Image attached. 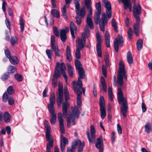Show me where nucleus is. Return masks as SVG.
Returning a JSON list of instances; mask_svg holds the SVG:
<instances>
[{
  "label": "nucleus",
  "mask_w": 152,
  "mask_h": 152,
  "mask_svg": "<svg viewBox=\"0 0 152 152\" xmlns=\"http://www.w3.org/2000/svg\"><path fill=\"white\" fill-rule=\"evenodd\" d=\"M123 77L127 80V75L125 67H119L117 74V81L120 87L118 88L117 99L119 104H121V113L124 118L126 116V113L128 111L127 100L126 98L123 96L122 89L124 88Z\"/></svg>",
  "instance_id": "1"
},
{
  "label": "nucleus",
  "mask_w": 152,
  "mask_h": 152,
  "mask_svg": "<svg viewBox=\"0 0 152 152\" xmlns=\"http://www.w3.org/2000/svg\"><path fill=\"white\" fill-rule=\"evenodd\" d=\"M66 67H56L55 73L54 75V78L52 80V86L55 88L57 85L58 77L61 76V73L63 77L66 81H67V77L66 73Z\"/></svg>",
  "instance_id": "2"
},
{
  "label": "nucleus",
  "mask_w": 152,
  "mask_h": 152,
  "mask_svg": "<svg viewBox=\"0 0 152 152\" xmlns=\"http://www.w3.org/2000/svg\"><path fill=\"white\" fill-rule=\"evenodd\" d=\"M85 145L84 142L82 143L79 140H74L72 142L71 148H68L66 152H75L76 148H79L78 152H81Z\"/></svg>",
  "instance_id": "3"
},
{
  "label": "nucleus",
  "mask_w": 152,
  "mask_h": 152,
  "mask_svg": "<svg viewBox=\"0 0 152 152\" xmlns=\"http://www.w3.org/2000/svg\"><path fill=\"white\" fill-rule=\"evenodd\" d=\"M75 11L78 16L81 18H83L85 15V11L84 7H82L80 10V4L77 0H74Z\"/></svg>",
  "instance_id": "4"
},
{
  "label": "nucleus",
  "mask_w": 152,
  "mask_h": 152,
  "mask_svg": "<svg viewBox=\"0 0 152 152\" xmlns=\"http://www.w3.org/2000/svg\"><path fill=\"white\" fill-rule=\"evenodd\" d=\"M135 4L133 6V13L134 18L136 19V20L139 22L140 21V18L138 15H140L141 13V7L139 4L136 5Z\"/></svg>",
  "instance_id": "5"
},
{
  "label": "nucleus",
  "mask_w": 152,
  "mask_h": 152,
  "mask_svg": "<svg viewBox=\"0 0 152 152\" xmlns=\"http://www.w3.org/2000/svg\"><path fill=\"white\" fill-rule=\"evenodd\" d=\"M104 7L106 8V13L107 18L110 19L112 16V8L110 2L107 0H102Z\"/></svg>",
  "instance_id": "6"
},
{
  "label": "nucleus",
  "mask_w": 152,
  "mask_h": 152,
  "mask_svg": "<svg viewBox=\"0 0 152 152\" xmlns=\"http://www.w3.org/2000/svg\"><path fill=\"white\" fill-rule=\"evenodd\" d=\"M91 134L90 136L89 131H87L86 134L88 138L90 143L94 142L95 140V130L93 125H91Z\"/></svg>",
  "instance_id": "7"
},
{
  "label": "nucleus",
  "mask_w": 152,
  "mask_h": 152,
  "mask_svg": "<svg viewBox=\"0 0 152 152\" xmlns=\"http://www.w3.org/2000/svg\"><path fill=\"white\" fill-rule=\"evenodd\" d=\"M108 19L105 12L103 13L101 20L99 21V24L100 30L103 32L104 31V26L107 23Z\"/></svg>",
  "instance_id": "8"
},
{
  "label": "nucleus",
  "mask_w": 152,
  "mask_h": 152,
  "mask_svg": "<svg viewBox=\"0 0 152 152\" xmlns=\"http://www.w3.org/2000/svg\"><path fill=\"white\" fill-rule=\"evenodd\" d=\"M123 43V37L121 35H119L117 38L115 39L114 42V48L115 51L117 52L118 51L119 44L120 46L122 47Z\"/></svg>",
  "instance_id": "9"
},
{
  "label": "nucleus",
  "mask_w": 152,
  "mask_h": 152,
  "mask_svg": "<svg viewBox=\"0 0 152 152\" xmlns=\"http://www.w3.org/2000/svg\"><path fill=\"white\" fill-rule=\"evenodd\" d=\"M78 47L77 49L82 50L85 45L86 39L84 33L82 34L81 38L78 37L77 38Z\"/></svg>",
  "instance_id": "10"
},
{
  "label": "nucleus",
  "mask_w": 152,
  "mask_h": 152,
  "mask_svg": "<svg viewBox=\"0 0 152 152\" xmlns=\"http://www.w3.org/2000/svg\"><path fill=\"white\" fill-rule=\"evenodd\" d=\"M46 137L47 141L48 142L47 145L46 152H51L50 149L53 145V139L51 135L46 136Z\"/></svg>",
  "instance_id": "11"
},
{
  "label": "nucleus",
  "mask_w": 152,
  "mask_h": 152,
  "mask_svg": "<svg viewBox=\"0 0 152 152\" xmlns=\"http://www.w3.org/2000/svg\"><path fill=\"white\" fill-rule=\"evenodd\" d=\"M95 146L97 148L99 149V152H103V144L102 136H100L96 139Z\"/></svg>",
  "instance_id": "12"
},
{
  "label": "nucleus",
  "mask_w": 152,
  "mask_h": 152,
  "mask_svg": "<svg viewBox=\"0 0 152 152\" xmlns=\"http://www.w3.org/2000/svg\"><path fill=\"white\" fill-rule=\"evenodd\" d=\"M69 28L66 27L64 29H61L60 30V38L63 42H65L66 38V33L69 31Z\"/></svg>",
  "instance_id": "13"
},
{
  "label": "nucleus",
  "mask_w": 152,
  "mask_h": 152,
  "mask_svg": "<svg viewBox=\"0 0 152 152\" xmlns=\"http://www.w3.org/2000/svg\"><path fill=\"white\" fill-rule=\"evenodd\" d=\"M75 92L77 95V106L80 107L82 103L81 95L82 93L79 89L76 87L75 88Z\"/></svg>",
  "instance_id": "14"
},
{
  "label": "nucleus",
  "mask_w": 152,
  "mask_h": 152,
  "mask_svg": "<svg viewBox=\"0 0 152 152\" xmlns=\"http://www.w3.org/2000/svg\"><path fill=\"white\" fill-rule=\"evenodd\" d=\"M57 102L58 107H60L62 102L64 101L63 93L58 92L56 94Z\"/></svg>",
  "instance_id": "15"
},
{
  "label": "nucleus",
  "mask_w": 152,
  "mask_h": 152,
  "mask_svg": "<svg viewBox=\"0 0 152 152\" xmlns=\"http://www.w3.org/2000/svg\"><path fill=\"white\" fill-rule=\"evenodd\" d=\"M68 143V140L62 134L61 138V151L63 152L65 148V146L66 144Z\"/></svg>",
  "instance_id": "16"
},
{
  "label": "nucleus",
  "mask_w": 152,
  "mask_h": 152,
  "mask_svg": "<svg viewBox=\"0 0 152 152\" xmlns=\"http://www.w3.org/2000/svg\"><path fill=\"white\" fill-rule=\"evenodd\" d=\"M70 29L72 39L74 40L75 38L74 33L76 32L77 28L72 21L70 22Z\"/></svg>",
  "instance_id": "17"
},
{
  "label": "nucleus",
  "mask_w": 152,
  "mask_h": 152,
  "mask_svg": "<svg viewBox=\"0 0 152 152\" xmlns=\"http://www.w3.org/2000/svg\"><path fill=\"white\" fill-rule=\"evenodd\" d=\"M92 14V12H89V13L88 14L86 19V22L88 26L91 29H93L94 26L93 25V21L91 18Z\"/></svg>",
  "instance_id": "18"
},
{
  "label": "nucleus",
  "mask_w": 152,
  "mask_h": 152,
  "mask_svg": "<svg viewBox=\"0 0 152 152\" xmlns=\"http://www.w3.org/2000/svg\"><path fill=\"white\" fill-rule=\"evenodd\" d=\"M69 105L68 101L63 103L62 112L63 115L66 117L67 115V109L69 107Z\"/></svg>",
  "instance_id": "19"
},
{
  "label": "nucleus",
  "mask_w": 152,
  "mask_h": 152,
  "mask_svg": "<svg viewBox=\"0 0 152 152\" xmlns=\"http://www.w3.org/2000/svg\"><path fill=\"white\" fill-rule=\"evenodd\" d=\"M80 112L77 107L76 106L74 107V109L72 112L70 113V116L71 117H74L78 118L79 117Z\"/></svg>",
  "instance_id": "20"
},
{
  "label": "nucleus",
  "mask_w": 152,
  "mask_h": 152,
  "mask_svg": "<svg viewBox=\"0 0 152 152\" xmlns=\"http://www.w3.org/2000/svg\"><path fill=\"white\" fill-rule=\"evenodd\" d=\"M78 70L79 77L78 78L84 79L85 77V71L83 67H76Z\"/></svg>",
  "instance_id": "21"
},
{
  "label": "nucleus",
  "mask_w": 152,
  "mask_h": 152,
  "mask_svg": "<svg viewBox=\"0 0 152 152\" xmlns=\"http://www.w3.org/2000/svg\"><path fill=\"white\" fill-rule=\"evenodd\" d=\"M44 124L46 129L45 135H50L51 128L49 123L46 120H45Z\"/></svg>",
  "instance_id": "22"
},
{
  "label": "nucleus",
  "mask_w": 152,
  "mask_h": 152,
  "mask_svg": "<svg viewBox=\"0 0 152 152\" xmlns=\"http://www.w3.org/2000/svg\"><path fill=\"white\" fill-rule=\"evenodd\" d=\"M11 115L7 112L4 113L3 115V119L4 121L6 123H8L10 122L11 121Z\"/></svg>",
  "instance_id": "23"
},
{
  "label": "nucleus",
  "mask_w": 152,
  "mask_h": 152,
  "mask_svg": "<svg viewBox=\"0 0 152 152\" xmlns=\"http://www.w3.org/2000/svg\"><path fill=\"white\" fill-rule=\"evenodd\" d=\"M52 50L54 52L55 56L60 57L61 56V50L59 49L57 45L52 47Z\"/></svg>",
  "instance_id": "24"
},
{
  "label": "nucleus",
  "mask_w": 152,
  "mask_h": 152,
  "mask_svg": "<svg viewBox=\"0 0 152 152\" xmlns=\"http://www.w3.org/2000/svg\"><path fill=\"white\" fill-rule=\"evenodd\" d=\"M55 94L54 93H51L49 97L50 103L48 105H54L55 103Z\"/></svg>",
  "instance_id": "25"
},
{
  "label": "nucleus",
  "mask_w": 152,
  "mask_h": 152,
  "mask_svg": "<svg viewBox=\"0 0 152 152\" xmlns=\"http://www.w3.org/2000/svg\"><path fill=\"white\" fill-rule=\"evenodd\" d=\"M85 4L86 8L89 12H92V9L91 5V0H85Z\"/></svg>",
  "instance_id": "26"
},
{
  "label": "nucleus",
  "mask_w": 152,
  "mask_h": 152,
  "mask_svg": "<svg viewBox=\"0 0 152 152\" xmlns=\"http://www.w3.org/2000/svg\"><path fill=\"white\" fill-rule=\"evenodd\" d=\"M105 37L106 46L107 48H109L110 47V37L107 31H105Z\"/></svg>",
  "instance_id": "27"
},
{
  "label": "nucleus",
  "mask_w": 152,
  "mask_h": 152,
  "mask_svg": "<svg viewBox=\"0 0 152 152\" xmlns=\"http://www.w3.org/2000/svg\"><path fill=\"white\" fill-rule=\"evenodd\" d=\"M81 78H78V80L76 84L73 85V86L74 88V91H75V87L79 89L81 91V88H82L83 85L82 82L81 80Z\"/></svg>",
  "instance_id": "28"
},
{
  "label": "nucleus",
  "mask_w": 152,
  "mask_h": 152,
  "mask_svg": "<svg viewBox=\"0 0 152 152\" xmlns=\"http://www.w3.org/2000/svg\"><path fill=\"white\" fill-rule=\"evenodd\" d=\"M10 62L13 64L15 65L17 64L19 62V59L16 56H12L9 59Z\"/></svg>",
  "instance_id": "29"
},
{
  "label": "nucleus",
  "mask_w": 152,
  "mask_h": 152,
  "mask_svg": "<svg viewBox=\"0 0 152 152\" xmlns=\"http://www.w3.org/2000/svg\"><path fill=\"white\" fill-rule=\"evenodd\" d=\"M137 21V23L135 24L134 26V33L136 36L139 35L138 28L140 26L139 22Z\"/></svg>",
  "instance_id": "30"
},
{
  "label": "nucleus",
  "mask_w": 152,
  "mask_h": 152,
  "mask_svg": "<svg viewBox=\"0 0 152 152\" xmlns=\"http://www.w3.org/2000/svg\"><path fill=\"white\" fill-rule=\"evenodd\" d=\"M101 14V12H96L95 13L94 20L95 23L96 25L98 24L99 23V20Z\"/></svg>",
  "instance_id": "31"
},
{
  "label": "nucleus",
  "mask_w": 152,
  "mask_h": 152,
  "mask_svg": "<svg viewBox=\"0 0 152 152\" xmlns=\"http://www.w3.org/2000/svg\"><path fill=\"white\" fill-rule=\"evenodd\" d=\"M127 59L128 63L129 64L133 62V59L132 54L130 52H128L127 55Z\"/></svg>",
  "instance_id": "32"
},
{
  "label": "nucleus",
  "mask_w": 152,
  "mask_h": 152,
  "mask_svg": "<svg viewBox=\"0 0 152 152\" xmlns=\"http://www.w3.org/2000/svg\"><path fill=\"white\" fill-rule=\"evenodd\" d=\"M100 107V110L101 112V117L102 119H103L106 115V113L105 109V107Z\"/></svg>",
  "instance_id": "33"
},
{
  "label": "nucleus",
  "mask_w": 152,
  "mask_h": 152,
  "mask_svg": "<svg viewBox=\"0 0 152 152\" xmlns=\"http://www.w3.org/2000/svg\"><path fill=\"white\" fill-rule=\"evenodd\" d=\"M66 5H64L61 8V12L62 15L64 18H67V13L66 12Z\"/></svg>",
  "instance_id": "34"
},
{
  "label": "nucleus",
  "mask_w": 152,
  "mask_h": 152,
  "mask_svg": "<svg viewBox=\"0 0 152 152\" xmlns=\"http://www.w3.org/2000/svg\"><path fill=\"white\" fill-rule=\"evenodd\" d=\"M48 110L51 115L55 114V108L54 105H48Z\"/></svg>",
  "instance_id": "35"
},
{
  "label": "nucleus",
  "mask_w": 152,
  "mask_h": 152,
  "mask_svg": "<svg viewBox=\"0 0 152 152\" xmlns=\"http://www.w3.org/2000/svg\"><path fill=\"white\" fill-rule=\"evenodd\" d=\"M64 98L65 100V102L67 101V100L69 99V92L67 88L66 87H64Z\"/></svg>",
  "instance_id": "36"
},
{
  "label": "nucleus",
  "mask_w": 152,
  "mask_h": 152,
  "mask_svg": "<svg viewBox=\"0 0 152 152\" xmlns=\"http://www.w3.org/2000/svg\"><path fill=\"white\" fill-rule=\"evenodd\" d=\"M143 42L141 39H139L137 43V48L138 50H140L142 47Z\"/></svg>",
  "instance_id": "37"
},
{
  "label": "nucleus",
  "mask_w": 152,
  "mask_h": 152,
  "mask_svg": "<svg viewBox=\"0 0 152 152\" xmlns=\"http://www.w3.org/2000/svg\"><path fill=\"white\" fill-rule=\"evenodd\" d=\"M51 14L53 16L56 18H59L60 15L58 11L55 9H52L51 10Z\"/></svg>",
  "instance_id": "38"
},
{
  "label": "nucleus",
  "mask_w": 152,
  "mask_h": 152,
  "mask_svg": "<svg viewBox=\"0 0 152 152\" xmlns=\"http://www.w3.org/2000/svg\"><path fill=\"white\" fill-rule=\"evenodd\" d=\"M111 24L112 27L114 28L115 31L116 32H118V27L116 21L114 19H112Z\"/></svg>",
  "instance_id": "39"
},
{
  "label": "nucleus",
  "mask_w": 152,
  "mask_h": 152,
  "mask_svg": "<svg viewBox=\"0 0 152 152\" xmlns=\"http://www.w3.org/2000/svg\"><path fill=\"white\" fill-rule=\"evenodd\" d=\"M56 120V114L51 115L50 119V123L52 124H54Z\"/></svg>",
  "instance_id": "40"
},
{
  "label": "nucleus",
  "mask_w": 152,
  "mask_h": 152,
  "mask_svg": "<svg viewBox=\"0 0 152 152\" xmlns=\"http://www.w3.org/2000/svg\"><path fill=\"white\" fill-rule=\"evenodd\" d=\"M145 131L149 133L151 130V124L149 123H147L145 126Z\"/></svg>",
  "instance_id": "41"
},
{
  "label": "nucleus",
  "mask_w": 152,
  "mask_h": 152,
  "mask_svg": "<svg viewBox=\"0 0 152 152\" xmlns=\"http://www.w3.org/2000/svg\"><path fill=\"white\" fill-rule=\"evenodd\" d=\"M52 50H51L47 49L46 51V53L48 57L50 59L52 58V56L53 55Z\"/></svg>",
  "instance_id": "42"
},
{
  "label": "nucleus",
  "mask_w": 152,
  "mask_h": 152,
  "mask_svg": "<svg viewBox=\"0 0 152 152\" xmlns=\"http://www.w3.org/2000/svg\"><path fill=\"white\" fill-rule=\"evenodd\" d=\"M51 48L56 46L55 44V37L53 35H52L51 36Z\"/></svg>",
  "instance_id": "43"
},
{
  "label": "nucleus",
  "mask_w": 152,
  "mask_h": 152,
  "mask_svg": "<svg viewBox=\"0 0 152 152\" xmlns=\"http://www.w3.org/2000/svg\"><path fill=\"white\" fill-rule=\"evenodd\" d=\"M108 92L109 96V98L110 100L111 101L113 100V93L112 88L110 87H108Z\"/></svg>",
  "instance_id": "44"
},
{
  "label": "nucleus",
  "mask_w": 152,
  "mask_h": 152,
  "mask_svg": "<svg viewBox=\"0 0 152 152\" xmlns=\"http://www.w3.org/2000/svg\"><path fill=\"white\" fill-rule=\"evenodd\" d=\"M96 36L97 42V44L96 46H101V44L102 42V41L100 35L98 33H96Z\"/></svg>",
  "instance_id": "45"
},
{
  "label": "nucleus",
  "mask_w": 152,
  "mask_h": 152,
  "mask_svg": "<svg viewBox=\"0 0 152 152\" xmlns=\"http://www.w3.org/2000/svg\"><path fill=\"white\" fill-rule=\"evenodd\" d=\"M99 105L100 107H104L105 103L104 98L103 96H100L99 100Z\"/></svg>",
  "instance_id": "46"
},
{
  "label": "nucleus",
  "mask_w": 152,
  "mask_h": 152,
  "mask_svg": "<svg viewBox=\"0 0 152 152\" xmlns=\"http://www.w3.org/2000/svg\"><path fill=\"white\" fill-rule=\"evenodd\" d=\"M20 31L21 32H23L24 28V20L22 18H20Z\"/></svg>",
  "instance_id": "47"
},
{
  "label": "nucleus",
  "mask_w": 152,
  "mask_h": 152,
  "mask_svg": "<svg viewBox=\"0 0 152 152\" xmlns=\"http://www.w3.org/2000/svg\"><path fill=\"white\" fill-rule=\"evenodd\" d=\"M68 72L69 76L72 77L73 75V69L72 67H68Z\"/></svg>",
  "instance_id": "48"
},
{
  "label": "nucleus",
  "mask_w": 152,
  "mask_h": 152,
  "mask_svg": "<svg viewBox=\"0 0 152 152\" xmlns=\"http://www.w3.org/2000/svg\"><path fill=\"white\" fill-rule=\"evenodd\" d=\"M9 72H6L3 74L1 77V80H7L9 77Z\"/></svg>",
  "instance_id": "49"
},
{
  "label": "nucleus",
  "mask_w": 152,
  "mask_h": 152,
  "mask_svg": "<svg viewBox=\"0 0 152 152\" xmlns=\"http://www.w3.org/2000/svg\"><path fill=\"white\" fill-rule=\"evenodd\" d=\"M15 79L20 82H21L23 80V76L21 75L17 74L15 75Z\"/></svg>",
  "instance_id": "50"
},
{
  "label": "nucleus",
  "mask_w": 152,
  "mask_h": 152,
  "mask_svg": "<svg viewBox=\"0 0 152 152\" xmlns=\"http://www.w3.org/2000/svg\"><path fill=\"white\" fill-rule=\"evenodd\" d=\"M96 51L98 56L101 57L102 56L101 46H96Z\"/></svg>",
  "instance_id": "51"
},
{
  "label": "nucleus",
  "mask_w": 152,
  "mask_h": 152,
  "mask_svg": "<svg viewBox=\"0 0 152 152\" xmlns=\"http://www.w3.org/2000/svg\"><path fill=\"white\" fill-rule=\"evenodd\" d=\"M7 93L10 95H11L14 93L13 90V87L11 86H10L7 89Z\"/></svg>",
  "instance_id": "52"
},
{
  "label": "nucleus",
  "mask_w": 152,
  "mask_h": 152,
  "mask_svg": "<svg viewBox=\"0 0 152 152\" xmlns=\"http://www.w3.org/2000/svg\"><path fill=\"white\" fill-rule=\"evenodd\" d=\"M59 123L61 132L62 134H64L65 133V129L64 125V121L60 122Z\"/></svg>",
  "instance_id": "53"
},
{
  "label": "nucleus",
  "mask_w": 152,
  "mask_h": 152,
  "mask_svg": "<svg viewBox=\"0 0 152 152\" xmlns=\"http://www.w3.org/2000/svg\"><path fill=\"white\" fill-rule=\"evenodd\" d=\"M96 8L97 10L96 12H101V4L100 2L96 3Z\"/></svg>",
  "instance_id": "54"
},
{
  "label": "nucleus",
  "mask_w": 152,
  "mask_h": 152,
  "mask_svg": "<svg viewBox=\"0 0 152 152\" xmlns=\"http://www.w3.org/2000/svg\"><path fill=\"white\" fill-rule=\"evenodd\" d=\"M8 99V96L7 92L4 93L3 96V100L4 102H7Z\"/></svg>",
  "instance_id": "55"
},
{
  "label": "nucleus",
  "mask_w": 152,
  "mask_h": 152,
  "mask_svg": "<svg viewBox=\"0 0 152 152\" xmlns=\"http://www.w3.org/2000/svg\"><path fill=\"white\" fill-rule=\"evenodd\" d=\"M128 8H129L130 11H132V6L131 2L124 5V8L125 10H126Z\"/></svg>",
  "instance_id": "56"
},
{
  "label": "nucleus",
  "mask_w": 152,
  "mask_h": 152,
  "mask_svg": "<svg viewBox=\"0 0 152 152\" xmlns=\"http://www.w3.org/2000/svg\"><path fill=\"white\" fill-rule=\"evenodd\" d=\"M58 120L59 122H63V119L61 113V112H59L58 114Z\"/></svg>",
  "instance_id": "57"
},
{
  "label": "nucleus",
  "mask_w": 152,
  "mask_h": 152,
  "mask_svg": "<svg viewBox=\"0 0 152 152\" xmlns=\"http://www.w3.org/2000/svg\"><path fill=\"white\" fill-rule=\"evenodd\" d=\"M81 50L77 49L76 50L75 52L76 56V58L78 59H80V51Z\"/></svg>",
  "instance_id": "58"
},
{
  "label": "nucleus",
  "mask_w": 152,
  "mask_h": 152,
  "mask_svg": "<svg viewBox=\"0 0 152 152\" xmlns=\"http://www.w3.org/2000/svg\"><path fill=\"white\" fill-rule=\"evenodd\" d=\"M17 41V38L16 37H12L11 39V43L12 45L15 44Z\"/></svg>",
  "instance_id": "59"
},
{
  "label": "nucleus",
  "mask_w": 152,
  "mask_h": 152,
  "mask_svg": "<svg viewBox=\"0 0 152 152\" xmlns=\"http://www.w3.org/2000/svg\"><path fill=\"white\" fill-rule=\"evenodd\" d=\"M75 19L77 24L78 25L80 24L82 22L81 18L78 16H77L75 17Z\"/></svg>",
  "instance_id": "60"
},
{
  "label": "nucleus",
  "mask_w": 152,
  "mask_h": 152,
  "mask_svg": "<svg viewBox=\"0 0 152 152\" xmlns=\"http://www.w3.org/2000/svg\"><path fill=\"white\" fill-rule=\"evenodd\" d=\"M5 53L6 57L9 59L10 57H11V53L10 51L8 50H5Z\"/></svg>",
  "instance_id": "61"
},
{
  "label": "nucleus",
  "mask_w": 152,
  "mask_h": 152,
  "mask_svg": "<svg viewBox=\"0 0 152 152\" xmlns=\"http://www.w3.org/2000/svg\"><path fill=\"white\" fill-rule=\"evenodd\" d=\"M9 73H13L15 72L16 69L15 67H10L8 69Z\"/></svg>",
  "instance_id": "62"
},
{
  "label": "nucleus",
  "mask_w": 152,
  "mask_h": 152,
  "mask_svg": "<svg viewBox=\"0 0 152 152\" xmlns=\"http://www.w3.org/2000/svg\"><path fill=\"white\" fill-rule=\"evenodd\" d=\"M127 33L129 35V38L130 39L132 37V29L130 28L129 29Z\"/></svg>",
  "instance_id": "63"
},
{
  "label": "nucleus",
  "mask_w": 152,
  "mask_h": 152,
  "mask_svg": "<svg viewBox=\"0 0 152 152\" xmlns=\"http://www.w3.org/2000/svg\"><path fill=\"white\" fill-rule=\"evenodd\" d=\"M104 61L105 62L106 65L107 66H110L109 59L108 56H107L104 58Z\"/></svg>",
  "instance_id": "64"
}]
</instances>
